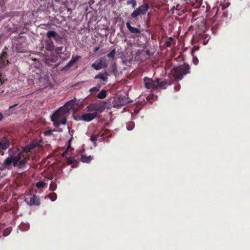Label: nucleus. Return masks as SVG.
I'll use <instances>...</instances> for the list:
<instances>
[{
  "mask_svg": "<svg viewBox=\"0 0 250 250\" xmlns=\"http://www.w3.org/2000/svg\"><path fill=\"white\" fill-rule=\"evenodd\" d=\"M35 146L34 144H31L24 147L21 152H19L18 149L10 150V156L5 159L3 162L2 165L3 168H10L11 164H13L15 167L23 168L26 163V158L23 153H27Z\"/></svg>",
  "mask_w": 250,
  "mask_h": 250,
  "instance_id": "f257e3e1",
  "label": "nucleus"
},
{
  "mask_svg": "<svg viewBox=\"0 0 250 250\" xmlns=\"http://www.w3.org/2000/svg\"><path fill=\"white\" fill-rule=\"evenodd\" d=\"M69 110H71L70 107L66 105L65 107H60L51 116V121L55 126L66 124V116Z\"/></svg>",
  "mask_w": 250,
  "mask_h": 250,
  "instance_id": "f03ea898",
  "label": "nucleus"
},
{
  "mask_svg": "<svg viewBox=\"0 0 250 250\" xmlns=\"http://www.w3.org/2000/svg\"><path fill=\"white\" fill-rule=\"evenodd\" d=\"M189 66L184 64L173 68L170 71L169 77H172L176 80H181L183 76L188 73Z\"/></svg>",
  "mask_w": 250,
  "mask_h": 250,
  "instance_id": "7ed1b4c3",
  "label": "nucleus"
},
{
  "mask_svg": "<svg viewBox=\"0 0 250 250\" xmlns=\"http://www.w3.org/2000/svg\"><path fill=\"white\" fill-rule=\"evenodd\" d=\"M130 101L128 98L124 96H119L117 98L115 99L112 102L113 107L117 108H121L122 106H124L128 103Z\"/></svg>",
  "mask_w": 250,
  "mask_h": 250,
  "instance_id": "20e7f679",
  "label": "nucleus"
},
{
  "mask_svg": "<svg viewBox=\"0 0 250 250\" xmlns=\"http://www.w3.org/2000/svg\"><path fill=\"white\" fill-rule=\"evenodd\" d=\"M149 9V6L147 4H144L140 6H139L138 8H137L135 10H134L131 14V16L132 18H136L137 17L142 15H145L146 12L148 11Z\"/></svg>",
  "mask_w": 250,
  "mask_h": 250,
  "instance_id": "39448f33",
  "label": "nucleus"
},
{
  "mask_svg": "<svg viewBox=\"0 0 250 250\" xmlns=\"http://www.w3.org/2000/svg\"><path fill=\"white\" fill-rule=\"evenodd\" d=\"M108 62L106 59L102 57L97 60L94 63L92 64V67L96 70H100L105 68L107 66Z\"/></svg>",
  "mask_w": 250,
  "mask_h": 250,
  "instance_id": "423d86ee",
  "label": "nucleus"
},
{
  "mask_svg": "<svg viewBox=\"0 0 250 250\" xmlns=\"http://www.w3.org/2000/svg\"><path fill=\"white\" fill-rule=\"evenodd\" d=\"M87 111L93 112H102L104 110V106L100 104L94 103L90 104L86 107Z\"/></svg>",
  "mask_w": 250,
  "mask_h": 250,
  "instance_id": "0eeeda50",
  "label": "nucleus"
},
{
  "mask_svg": "<svg viewBox=\"0 0 250 250\" xmlns=\"http://www.w3.org/2000/svg\"><path fill=\"white\" fill-rule=\"evenodd\" d=\"M144 83L147 89L157 88L158 85V79L154 81L151 79L145 78L144 79Z\"/></svg>",
  "mask_w": 250,
  "mask_h": 250,
  "instance_id": "6e6552de",
  "label": "nucleus"
},
{
  "mask_svg": "<svg viewBox=\"0 0 250 250\" xmlns=\"http://www.w3.org/2000/svg\"><path fill=\"white\" fill-rule=\"evenodd\" d=\"M83 101V100L81 101L80 99L79 100H77L76 99L72 100L68 102L66 104L67 106H69L71 110L74 111H77L79 108L81 107L82 105V102Z\"/></svg>",
  "mask_w": 250,
  "mask_h": 250,
  "instance_id": "1a4fd4ad",
  "label": "nucleus"
},
{
  "mask_svg": "<svg viewBox=\"0 0 250 250\" xmlns=\"http://www.w3.org/2000/svg\"><path fill=\"white\" fill-rule=\"evenodd\" d=\"M25 202L30 206L40 205V200L37 196L33 195L25 198Z\"/></svg>",
  "mask_w": 250,
  "mask_h": 250,
  "instance_id": "9d476101",
  "label": "nucleus"
},
{
  "mask_svg": "<svg viewBox=\"0 0 250 250\" xmlns=\"http://www.w3.org/2000/svg\"><path fill=\"white\" fill-rule=\"evenodd\" d=\"M97 115V113L96 112L88 113L83 114L80 119L85 122H89L94 119Z\"/></svg>",
  "mask_w": 250,
  "mask_h": 250,
  "instance_id": "9b49d317",
  "label": "nucleus"
},
{
  "mask_svg": "<svg viewBox=\"0 0 250 250\" xmlns=\"http://www.w3.org/2000/svg\"><path fill=\"white\" fill-rule=\"evenodd\" d=\"M7 56V48H5L0 57V68H2L8 64V61L6 60Z\"/></svg>",
  "mask_w": 250,
  "mask_h": 250,
  "instance_id": "f8f14e48",
  "label": "nucleus"
},
{
  "mask_svg": "<svg viewBox=\"0 0 250 250\" xmlns=\"http://www.w3.org/2000/svg\"><path fill=\"white\" fill-rule=\"evenodd\" d=\"M9 146V142L8 139L4 138L1 142H0V153L3 155L4 152L3 150L6 149Z\"/></svg>",
  "mask_w": 250,
  "mask_h": 250,
  "instance_id": "ddd939ff",
  "label": "nucleus"
},
{
  "mask_svg": "<svg viewBox=\"0 0 250 250\" xmlns=\"http://www.w3.org/2000/svg\"><path fill=\"white\" fill-rule=\"evenodd\" d=\"M170 83L168 82L167 80H164V81L159 82V80L158 79V87H160V88L165 89L167 87V85H169Z\"/></svg>",
  "mask_w": 250,
  "mask_h": 250,
  "instance_id": "4468645a",
  "label": "nucleus"
},
{
  "mask_svg": "<svg viewBox=\"0 0 250 250\" xmlns=\"http://www.w3.org/2000/svg\"><path fill=\"white\" fill-rule=\"evenodd\" d=\"M126 26L128 30L132 33H139L140 32L139 29L132 27L128 22L126 23Z\"/></svg>",
  "mask_w": 250,
  "mask_h": 250,
  "instance_id": "2eb2a0df",
  "label": "nucleus"
},
{
  "mask_svg": "<svg viewBox=\"0 0 250 250\" xmlns=\"http://www.w3.org/2000/svg\"><path fill=\"white\" fill-rule=\"evenodd\" d=\"M92 160H93V157L91 156H86L85 155H82L81 158V161L83 163H89Z\"/></svg>",
  "mask_w": 250,
  "mask_h": 250,
  "instance_id": "dca6fc26",
  "label": "nucleus"
},
{
  "mask_svg": "<svg viewBox=\"0 0 250 250\" xmlns=\"http://www.w3.org/2000/svg\"><path fill=\"white\" fill-rule=\"evenodd\" d=\"M54 45L52 41H50L46 43L45 49L49 51H52L54 49Z\"/></svg>",
  "mask_w": 250,
  "mask_h": 250,
  "instance_id": "f3484780",
  "label": "nucleus"
},
{
  "mask_svg": "<svg viewBox=\"0 0 250 250\" xmlns=\"http://www.w3.org/2000/svg\"><path fill=\"white\" fill-rule=\"evenodd\" d=\"M19 228L23 231H26L28 230L29 228V225L28 223H21L19 226Z\"/></svg>",
  "mask_w": 250,
  "mask_h": 250,
  "instance_id": "a211bd4d",
  "label": "nucleus"
},
{
  "mask_svg": "<svg viewBox=\"0 0 250 250\" xmlns=\"http://www.w3.org/2000/svg\"><path fill=\"white\" fill-rule=\"evenodd\" d=\"M95 79H100L103 81H106L107 77L105 75L99 74L95 76Z\"/></svg>",
  "mask_w": 250,
  "mask_h": 250,
  "instance_id": "6ab92c4d",
  "label": "nucleus"
},
{
  "mask_svg": "<svg viewBox=\"0 0 250 250\" xmlns=\"http://www.w3.org/2000/svg\"><path fill=\"white\" fill-rule=\"evenodd\" d=\"M57 35V34L53 31H49L46 33V36L49 38L56 37Z\"/></svg>",
  "mask_w": 250,
  "mask_h": 250,
  "instance_id": "aec40b11",
  "label": "nucleus"
},
{
  "mask_svg": "<svg viewBox=\"0 0 250 250\" xmlns=\"http://www.w3.org/2000/svg\"><path fill=\"white\" fill-rule=\"evenodd\" d=\"M97 98L99 99H104L106 97V92L104 90H102L100 93H99L97 96Z\"/></svg>",
  "mask_w": 250,
  "mask_h": 250,
  "instance_id": "412c9836",
  "label": "nucleus"
},
{
  "mask_svg": "<svg viewBox=\"0 0 250 250\" xmlns=\"http://www.w3.org/2000/svg\"><path fill=\"white\" fill-rule=\"evenodd\" d=\"M134 126H135V124L134 122H128L126 124V128L128 130H131L134 128Z\"/></svg>",
  "mask_w": 250,
  "mask_h": 250,
  "instance_id": "4be33fe9",
  "label": "nucleus"
},
{
  "mask_svg": "<svg viewBox=\"0 0 250 250\" xmlns=\"http://www.w3.org/2000/svg\"><path fill=\"white\" fill-rule=\"evenodd\" d=\"M46 197L50 198L51 201H54L57 199V196L55 193H51L48 194Z\"/></svg>",
  "mask_w": 250,
  "mask_h": 250,
  "instance_id": "5701e85b",
  "label": "nucleus"
},
{
  "mask_svg": "<svg viewBox=\"0 0 250 250\" xmlns=\"http://www.w3.org/2000/svg\"><path fill=\"white\" fill-rule=\"evenodd\" d=\"M116 54V51L115 49H113L110 52H109L108 54H107V57L109 58H111L112 59H114L115 56Z\"/></svg>",
  "mask_w": 250,
  "mask_h": 250,
  "instance_id": "b1692460",
  "label": "nucleus"
},
{
  "mask_svg": "<svg viewBox=\"0 0 250 250\" xmlns=\"http://www.w3.org/2000/svg\"><path fill=\"white\" fill-rule=\"evenodd\" d=\"M57 188V184L54 183V182H52L50 184L49 186V190L50 191H54Z\"/></svg>",
  "mask_w": 250,
  "mask_h": 250,
  "instance_id": "393cba45",
  "label": "nucleus"
},
{
  "mask_svg": "<svg viewBox=\"0 0 250 250\" xmlns=\"http://www.w3.org/2000/svg\"><path fill=\"white\" fill-rule=\"evenodd\" d=\"M99 135H93L91 137L90 140L91 141L94 143V145L96 144V141L98 139V138H99Z\"/></svg>",
  "mask_w": 250,
  "mask_h": 250,
  "instance_id": "a878e982",
  "label": "nucleus"
},
{
  "mask_svg": "<svg viewBox=\"0 0 250 250\" xmlns=\"http://www.w3.org/2000/svg\"><path fill=\"white\" fill-rule=\"evenodd\" d=\"M45 185H46L45 183H44L42 181H39L37 184V187L38 188H42L44 187Z\"/></svg>",
  "mask_w": 250,
  "mask_h": 250,
  "instance_id": "bb28decb",
  "label": "nucleus"
},
{
  "mask_svg": "<svg viewBox=\"0 0 250 250\" xmlns=\"http://www.w3.org/2000/svg\"><path fill=\"white\" fill-rule=\"evenodd\" d=\"M127 4H131L133 8H134L136 5V2L135 0H130L127 1Z\"/></svg>",
  "mask_w": 250,
  "mask_h": 250,
  "instance_id": "cd10ccee",
  "label": "nucleus"
},
{
  "mask_svg": "<svg viewBox=\"0 0 250 250\" xmlns=\"http://www.w3.org/2000/svg\"><path fill=\"white\" fill-rule=\"evenodd\" d=\"M100 90V87H98V86H95V87H92L91 88H90L89 89V92H97L98 91H99Z\"/></svg>",
  "mask_w": 250,
  "mask_h": 250,
  "instance_id": "c85d7f7f",
  "label": "nucleus"
},
{
  "mask_svg": "<svg viewBox=\"0 0 250 250\" xmlns=\"http://www.w3.org/2000/svg\"><path fill=\"white\" fill-rule=\"evenodd\" d=\"M80 58L79 56H76V57H73L71 60V62L73 63H75L79 59V58Z\"/></svg>",
  "mask_w": 250,
  "mask_h": 250,
  "instance_id": "c756f323",
  "label": "nucleus"
},
{
  "mask_svg": "<svg viewBox=\"0 0 250 250\" xmlns=\"http://www.w3.org/2000/svg\"><path fill=\"white\" fill-rule=\"evenodd\" d=\"M193 62L195 65H197L198 63V60L196 57L193 56Z\"/></svg>",
  "mask_w": 250,
  "mask_h": 250,
  "instance_id": "7c9ffc66",
  "label": "nucleus"
},
{
  "mask_svg": "<svg viewBox=\"0 0 250 250\" xmlns=\"http://www.w3.org/2000/svg\"><path fill=\"white\" fill-rule=\"evenodd\" d=\"M74 63H73L71 61H70L66 65V67L69 68L71 67L72 65H73Z\"/></svg>",
  "mask_w": 250,
  "mask_h": 250,
  "instance_id": "2f4dec72",
  "label": "nucleus"
},
{
  "mask_svg": "<svg viewBox=\"0 0 250 250\" xmlns=\"http://www.w3.org/2000/svg\"><path fill=\"white\" fill-rule=\"evenodd\" d=\"M51 131H50V130L46 131L44 132V134L46 135H49L51 134Z\"/></svg>",
  "mask_w": 250,
  "mask_h": 250,
  "instance_id": "473e14b6",
  "label": "nucleus"
},
{
  "mask_svg": "<svg viewBox=\"0 0 250 250\" xmlns=\"http://www.w3.org/2000/svg\"><path fill=\"white\" fill-rule=\"evenodd\" d=\"M174 88L175 91H178L180 88V86L178 84L177 86H176Z\"/></svg>",
  "mask_w": 250,
  "mask_h": 250,
  "instance_id": "72a5a7b5",
  "label": "nucleus"
},
{
  "mask_svg": "<svg viewBox=\"0 0 250 250\" xmlns=\"http://www.w3.org/2000/svg\"><path fill=\"white\" fill-rule=\"evenodd\" d=\"M67 150H66L62 154V156L63 157H65L66 155H67Z\"/></svg>",
  "mask_w": 250,
  "mask_h": 250,
  "instance_id": "f704fd0d",
  "label": "nucleus"
},
{
  "mask_svg": "<svg viewBox=\"0 0 250 250\" xmlns=\"http://www.w3.org/2000/svg\"><path fill=\"white\" fill-rule=\"evenodd\" d=\"M18 105V104H14V105H11V106H10L9 107V108H13L14 107L16 106V105Z\"/></svg>",
  "mask_w": 250,
  "mask_h": 250,
  "instance_id": "c9c22d12",
  "label": "nucleus"
},
{
  "mask_svg": "<svg viewBox=\"0 0 250 250\" xmlns=\"http://www.w3.org/2000/svg\"><path fill=\"white\" fill-rule=\"evenodd\" d=\"M3 118V115L0 113V121Z\"/></svg>",
  "mask_w": 250,
  "mask_h": 250,
  "instance_id": "e433bc0d",
  "label": "nucleus"
},
{
  "mask_svg": "<svg viewBox=\"0 0 250 250\" xmlns=\"http://www.w3.org/2000/svg\"><path fill=\"white\" fill-rule=\"evenodd\" d=\"M72 159H69V160H68V163H69V164H71V163H72Z\"/></svg>",
  "mask_w": 250,
  "mask_h": 250,
  "instance_id": "4c0bfd02",
  "label": "nucleus"
},
{
  "mask_svg": "<svg viewBox=\"0 0 250 250\" xmlns=\"http://www.w3.org/2000/svg\"><path fill=\"white\" fill-rule=\"evenodd\" d=\"M167 46H169L170 45V42H167Z\"/></svg>",
  "mask_w": 250,
  "mask_h": 250,
  "instance_id": "58836bf2",
  "label": "nucleus"
},
{
  "mask_svg": "<svg viewBox=\"0 0 250 250\" xmlns=\"http://www.w3.org/2000/svg\"><path fill=\"white\" fill-rule=\"evenodd\" d=\"M62 47H58V49H57V50L59 51V50H61L62 49Z\"/></svg>",
  "mask_w": 250,
  "mask_h": 250,
  "instance_id": "ea45409f",
  "label": "nucleus"
},
{
  "mask_svg": "<svg viewBox=\"0 0 250 250\" xmlns=\"http://www.w3.org/2000/svg\"><path fill=\"white\" fill-rule=\"evenodd\" d=\"M99 49V47H96L95 49V51H97Z\"/></svg>",
  "mask_w": 250,
  "mask_h": 250,
  "instance_id": "a19ab883",
  "label": "nucleus"
},
{
  "mask_svg": "<svg viewBox=\"0 0 250 250\" xmlns=\"http://www.w3.org/2000/svg\"><path fill=\"white\" fill-rule=\"evenodd\" d=\"M49 179H50V180H52V179H53V176H51L50 177H49Z\"/></svg>",
  "mask_w": 250,
  "mask_h": 250,
  "instance_id": "79ce46f5",
  "label": "nucleus"
},
{
  "mask_svg": "<svg viewBox=\"0 0 250 250\" xmlns=\"http://www.w3.org/2000/svg\"><path fill=\"white\" fill-rule=\"evenodd\" d=\"M71 167H76V166H74L73 164H72V166H71Z\"/></svg>",
  "mask_w": 250,
  "mask_h": 250,
  "instance_id": "37998d69",
  "label": "nucleus"
}]
</instances>
